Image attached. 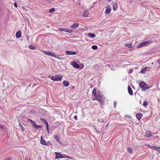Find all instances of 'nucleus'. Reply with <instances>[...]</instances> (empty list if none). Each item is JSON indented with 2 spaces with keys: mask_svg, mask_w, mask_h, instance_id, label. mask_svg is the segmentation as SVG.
<instances>
[{
  "mask_svg": "<svg viewBox=\"0 0 160 160\" xmlns=\"http://www.w3.org/2000/svg\"><path fill=\"white\" fill-rule=\"evenodd\" d=\"M95 99H93V100H97L100 103L101 105H102V103L105 101V98L100 92L98 91L97 94L95 96Z\"/></svg>",
  "mask_w": 160,
  "mask_h": 160,
  "instance_id": "obj_1",
  "label": "nucleus"
},
{
  "mask_svg": "<svg viewBox=\"0 0 160 160\" xmlns=\"http://www.w3.org/2000/svg\"><path fill=\"white\" fill-rule=\"evenodd\" d=\"M139 85L140 88L142 89V91H146L147 90L149 89L152 86L148 87V84L142 81L139 83Z\"/></svg>",
  "mask_w": 160,
  "mask_h": 160,
  "instance_id": "obj_2",
  "label": "nucleus"
},
{
  "mask_svg": "<svg viewBox=\"0 0 160 160\" xmlns=\"http://www.w3.org/2000/svg\"><path fill=\"white\" fill-rule=\"evenodd\" d=\"M153 42L152 41H148L143 42L139 44L137 46V48H140L143 46H145L147 45H148Z\"/></svg>",
  "mask_w": 160,
  "mask_h": 160,
  "instance_id": "obj_3",
  "label": "nucleus"
},
{
  "mask_svg": "<svg viewBox=\"0 0 160 160\" xmlns=\"http://www.w3.org/2000/svg\"><path fill=\"white\" fill-rule=\"evenodd\" d=\"M62 76L61 74L57 75L55 76H52L50 78L54 81H60L62 80Z\"/></svg>",
  "mask_w": 160,
  "mask_h": 160,
  "instance_id": "obj_4",
  "label": "nucleus"
},
{
  "mask_svg": "<svg viewBox=\"0 0 160 160\" xmlns=\"http://www.w3.org/2000/svg\"><path fill=\"white\" fill-rule=\"evenodd\" d=\"M42 52L45 53L46 54L50 56H52L56 58V54L52 52L48 51H43Z\"/></svg>",
  "mask_w": 160,
  "mask_h": 160,
  "instance_id": "obj_5",
  "label": "nucleus"
},
{
  "mask_svg": "<svg viewBox=\"0 0 160 160\" xmlns=\"http://www.w3.org/2000/svg\"><path fill=\"white\" fill-rule=\"evenodd\" d=\"M71 65L73 67L79 69L80 66L79 64L77 63L76 62L73 61L71 62Z\"/></svg>",
  "mask_w": 160,
  "mask_h": 160,
  "instance_id": "obj_6",
  "label": "nucleus"
},
{
  "mask_svg": "<svg viewBox=\"0 0 160 160\" xmlns=\"http://www.w3.org/2000/svg\"><path fill=\"white\" fill-rule=\"evenodd\" d=\"M59 31H63L68 32V33H71L72 31L71 29H68L65 28H60L58 29Z\"/></svg>",
  "mask_w": 160,
  "mask_h": 160,
  "instance_id": "obj_7",
  "label": "nucleus"
},
{
  "mask_svg": "<svg viewBox=\"0 0 160 160\" xmlns=\"http://www.w3.org/2000/svg\"><path fill=\"white\" fill-rule=\"evenodd\" d=\"M106 9L105 11V13L107 14H108L110 13V11L111 10V6L110 5H108L106 7Z\"/></svg>",
  "mask_w": 160,
  "mask_h": 160,
  "instance_id": "obj_8",
  "label": "nucleus"
},
{
  "mask_svg": "<svg viewBox=\"0 0 160 160\" xmlns=\"http://www.w3.org/2000/svg\"><path fill=\"white\" fill-rule=\"evenodd\" d=\"M40 142L43 145L48 146V144H47V142L45 141L43 138V137L42 136L40 138Z\"/></svg>",
  "mask_w": 160,
  "mask_h": 160,
  "instance_id": "obj_9",
  "label": "nucleus"
},
{
  "mask_svg": "<svg viewBox=\"0 0 160 160\" xmlns=\"http://www.w3.org/2000/svg\"><path fill=\"white\" fill-rule=\"evenodd\" d=\"M55 154H56L55 159L62 158V154L60 152H55Z\"/></svg>",
  "mask_w": 160,
  "mask_h": 160,
  "instance_id": "obj_10",
  "label": "nucleus"
},
{
  "mask_svg": "<svg viewBox=\"0 0 160 160\" xmlns=\"http://www.w3.org/2000/svg\"><path fill=\"white\" fill-rule=\"evenodd\" d=\"M66 54L69 55H74L76 54L77 53L75 51L72 52L69 51H67L66 52Z\"/></svg>",
  "mask_w": 160,
  "mask_h": 160,
  "instance_id": "obj_11",
  "label": "nucleus"
},
{
  "mask_svg": "<svg viewBox=\"0 0 160 160\" xmlns=\"http://www.w3.org/2000/svg\"><path fill=\"white\" fill-rule=\"evenodd\" d=\"M142 114L141 113H138L136 115V118L139 120H140L142 117Z\"/></svg>",
  "mask_w": 160,
  "mask_h": 160,
  "instance_id": "obj_12",
  "label": "nucleus"
},
{
  "mask_svg": "<svg viewBox=\"0 0 160 160\" xmlns=\"http://www.w3.org/2000/svg\"><path fill=\"white\" fill-rule=\"evenodd\" d=\"M128 91L129 94L130 95H133V91H132V89L131 87L130 86H128Z\"/></svg>",
  "mask_w": 160,
  "mask_h": 160,
  "instance_id": "obj_13",
  "label": "nucleus"
},
{
  "mask_svg": "<svg viewBox=\"0 0 160 160\" xmlns=\"http://www.w3.org/2000/svg\"><path fill=\"white\" fill-rule=\"evenodd\" d=\"M16 36L17 38H19L21 37V32L20 30L17 31L16 34Z\"/></svg>",
  "mask_w": 160,
  "mask_h": 160,
  "instance_id": "obj_14",
  "label": "nucleus"
},
{
  "mask_svg": "<svg viewBox=\"0 0 160 160\" xmlns=\"http://www.w3.org/2000/svg\"><path fill=\"white\" fill-rule=\"evenodd\" d=\"M118 8V5L116 3H114L112 5V8L114 11L116 10Z\"/></svg>",
  "mask_w": 160,
  "mask_h": 160,
  "instance_id": "obj_15",
  "label": "nucleus"
},
{
  "mask_svg": "<svg viewBox=\"0 0 160 160\" xmlns=\"http://www.w3.org/2000/svg\"><path fill=\"white\" fill-rule=\"evenodd\" d=\"M63 85L65 87H67L68 86L69 83L68 81H64L63 82Z\"/></svg>",
  "mask_w": 160,
  "mask_h": 160,
  "instance_id": "obj_16",
  "label": "nucleus"
},
{
  "mask_svg": "<svg viewBox=\"0 0 160 160\" xmlns=\"http://www.w3.org/2000/svg\"><path fill=\"white\" fill-rule=\"evenodd\" d=\"M148 68L146 67H145L144 68H142L141 71V72L142 73H144L146 71L147 69Z\"/></svg>",
  "mask_w": 160,
  "mask_h": 160,
  "instance_id": "obj_17",
  "label": "nucleus"
},
{
  "mask_svg": "<svg viewBox=\"0 0 160 160\" xmlns=\"http://www.w3.org/2000/svg\"><path fill=\"white\" fill-rule=\"evenodd\" d=\"M146 135L148 137H150L152 136V135L151 134V132L149 131H147V132Z\"/></svg>",
  "mask_w": 160,
  "mask_h": 160,
  "instance_id": "obj_18",
  "label": "nucleus"
},
{
  "mask_svg": "<svg viewBox=\"0 0 160 160\" xmlns=\"http://www.w3.org/2000/svg\"><path fill=\"white\" fill-rule=\"evenodd\" d=\"M79 26V24L78 23H74L72 25L70 26V27L74 28H78Z\"/></svg>",
  "mask_w": 160,
  "mask_h": 160,
  "instance_id": "obj_19",
  "label": "nucleus"
},
{
  "mask_svg": "<svg viewBox=\"0 0 160 160\" xmlns=\"http://www.w3.org/2000/svg\"><path fill=\"white\" fill-rule=\"evenodd\" d=\"M89 12L88 11H86L83 12V16L84 17H87L89 15Z\"/></svg>",
  "mask_w": 160,
  "mask_h": 160,
  "instance_id": "obj_20",
  "label": "nucleus"
},
{
  "mask_svg": "<svg viewBox=\"0 0 160 160\" xmlns=\"http://www.w3.org/2000/svg\"><path fill=\"white\" fill-rule=\"evenodd\" d=\"M88 37H91L92 38H94L96 36V35L94 33H88Z\"/></svg>",
  "mask_w": 160,
  "mask_h": 160,
  "instance_id": "obj_21",
  "label": "nucleus"
},
{
  "mask_svg": "<svg viewBox=\"0 0 160 160\" xmlns=\"http://www.w3.org/2000/svg\"><path fill=\"white\" fill-rule=\"evenodd\" d=\"M54 138L56 139V141L60 143H61V142L60 141V140L59 139L58 136L57 135H56L54 136Z\"/></svg>",
  "mask_w": 160,
  "mask_h": 160,
  "instance_id": "obj_22",
  "label": "nucleus"
},
{
  "mask_svg": "<svg viewBox=\"0 0 160 160\" xmlns=\"http://www.w3.org/2000/svg\"><path fill=\"white\" fill-rule=\"evenodd\" d=\"M127 151L128 152H129L130 153H132V149L131 148H130V147L128 148Z\"/></svg>",
  "mask_w": 160,
  "mask_h": 160,
  "instance_id": "obj_23",
  "label": "nucleus"
},
{
  "mask_svg": "<svg viewBox=\"0 0 160 160\" xmlns=\"http://www.w3.org/2000/svg\"><path fill=\"white\" fill-rule=\"evenodd\" d=\"M92 94L93 95H94L95 97L97 95L95 88H94L93 89V90L92 92Z\"/></svg>",
  "mask_w": 160,
  "mask_h": 160,
  "instance_id": "obj_24",
  "label": "nucleus"
},
{
  "mask_svg": "<svg viewBox=\"0 0 160 160\" xmlns=\"http://www.w3.org/2000/svg\"><path fill=\"white\" fill-rule=\"evenodd\" d=\"M19 124L22 130V132H24V127L22 126L21 125V123L20 122H19Z\"/></svg>",
  "mask_w": 160,
  "mask_h": 160,
  "instance_id": "obj_25",
  "label": "nucleus"
},
{
  "mask_svg": "<svg viewBox=\"0 0 160 160\" xmlns=\"http://www.w3.org/2000/svg\"><path fill=\"white\" fill-rule=\"evenodd\" d=\"M28 47L30 49L32 50H34L35 49V47L32 45H29Z\"/></svg>",
  "mask_w": 160,
  "mask_h": 160,
  "instance_id": "obj_26",
  "label": "nucleus"
},
{
  "mask_svg": "<svg viewBox=\"0 0 160 160\" xmlns=\"http://www.w3.org/2000/svg\"><path fill=\"white\" fill-rule=\"evenodd\" d=\"M125 46L129 48H131L132 47V44L130 43L128 44L125 43Z\"/></svg>",
  "mask_w": 160,
  "mask_h": 160,
  "instance_id": "obj_27",
  "label": "nucleus"
},
{
  "mask_svg": "<svg viewBox=\"0 0 160 160\" xmlns=\"http://www.w3.org/2000/svg\"><path fill=\"white\" fill-rule=\"evenodd\" d=\"M92 48L93 50H96L98 49V47L97 45H93L92 46Z\"/></svg>",
  "mask_w": 160,
  "mask_h": 160,
  "instance_id": "obj_28",
  "label": "nucleus"
},
{
  "mask_svg": "<svg viewBox=\"0 0 160 160\" xmlns=\"http://www.w3.org/2000/svg\"><path fill=\"white\" fill-rule=\"evenodd\" d=\"M62 158H70L68 155L65 154H62Z\"/></svg>",
  "mask_w": 160,
  "mask_h": 160,
  "instance_id": "obj_29",
  "label": "nucleus"
},
{
  "mask_svg": "<svg viewBox=\"0 0 160 160\" xmlns=\"http://www.w3.org/2000/svg\"><path fill=\"white\" fill-rule=\"evenodd\" d=\"M49 11L50 13H52L55 11V9L54 8H52L50 9Z\"/></svg>",
  "mask_w": 160,
  "mask_h": 160,
  "instance_id": "obj_30",
  "label": "nucleus"
},
{
  "mask_svg": "<svg viewBox=\"0 0 160 160\" xmlns=\"http://www.w3.org/2000/svg\"><path fill=\"white\" fill-rule=\"evenodd\" d=\"M148 105V102H146V101H145L143 103V105L145 107H146V106Z\"/></svg>",
  "mask_w": 160,
  "mask_h": 160,
  "instance_id": "obj_31",
  "label": "nucleus"
},
{
  "mask_svg": "<svg viewBox=\"0 0 160 160\" xmlns=\"http://www.w3.org/2000/svg\"><path fill=\"white\" fill-rule=\"evenodd\" d=\"M31 124L32 125V126H33L34 128L35 127V126L36 125V123L34 121L32 122V123H31Z\"/></svg>",
  "mask_w": 160,
  "mask_h": 160,
  "instance_id": "obj_32",
  "label": "nucleus"
},
{
  "mask_svg": "<svg viewBox=\"0 0 160 160\" xmlns=\"http://www.w3.org/2000/svg\"><path fill=\"white\" fill-rule=\"evenodd\" d=\"M40 120L44 123L45 122L47 121L45 119L42 118H41Z\"/></svg>",
  "mask_w": 160,
  "mask_h": 160,
  "instance_id": "obj_33",
  "label": "nucleus"
},
{
  "mask_svg": "<svg viewBox=\"0 0 160 160\" xmlns=\"http://www.w3.org/2000/svg\"><path fill=\"white\" fill-rule=\"evenodd\" d=\"M0 129L3 130L4 131L5 130L4 128V127L3 126L1 125H0Z\"/></svg>",
  "mask_w": 160,
  "mask_h": 160,
  "instance_id": "obj_34",
  "label": "nucleus"
},
{
  "mask_svg": "<svg viewBox=\"0 0 160 160\" xmlns=\"http://www.w3.org/2000/svg\"><path fill=\"white\" fill-rule=\"evenodd\" d=\"M84 67V65L83 63H82L81 64V66L80 67V68L79 69H82Z\"/></svg>",
  "mask_w": 160,
  "mask_h": 160,
  "instance_id": "obj_35",
  "label": "nucleus"
},
{
  "mask_svg": "<svg viewBox=\"0 0 160 160\" xmlns=\"http://www.w3.org/2000/svg\"><path fill=\"white\" fill-rule=\"evenodd\" d=\"M44 123L46 124V128L48 127V122H47V121H46V122H45Z\"/></svg>",
  "mask_w": 160,
  "mask_h": 160,
  "instance_id": "obj_36",
  "label": "nucleus"
},
{
  "mask_svg": "<svg viewBox=\"0 0 160 160\" xmlns=\"http://www.w3.org/2000/svg\"><path fill=\"white\" fill-rule=\"evenodd\" d=\"M133 69H130L129 70V72L130 73H131L132 72Z\"/></svg>",
  "mask_w": 160,
  "mask_h": 160,
  "instance_id": "obj_37",
  "label": "nucleus"
},
{
  "mask_svg": "<svg viewBox=\"0 0 160 160\" xmlns=\"http://www.w3.org/2000/svg\"><path fill=\"white\" fill-rule=\"evenodd\" d=\"M113 104H114V108H116V106L117 104V102H116L114 101V102Z\"/></svg>",
  "mask_w": 160,
  "mask_h": 160,
  "instance_id": "obj_38",
  "label": "nucleus"
},
{
  "mask_svg": "<svg viewBox=\"0 0 160 160\" xmlns=\"http://www.w3.org/2000/svg\"><path fill=\"white\" fill-rule=\"evenodd\" d=\"M27 120L28 121H30L31 123H32V122L34 121L32 120H31L30 119V118H28V119H27Z\"/></svg>",
  "mask_w": 160,
  "mask_h": 160,
  "instance_id": "obj_39",
  "label": "nucleus"
},
{
  "mask_svg": "<svg viewBox=\"0 0 160 160\" xmlns=\"http://www.w3.org/2000/svg\"><path fill=\"white\" fill-rule=\"evenodd\" d=\"M14 6L15 7L17 8L18 5L17 3L16 2H14Z\"/></svg>",
  "mask_w": 160,
  "mask_h": 160,
  "instance_id": "obj_40",
  "label": "nucleus"
},
{
  "mask_svg": "<svg viewBox=\"0 0 160 160\" xmlns=\"http://www.w3.org/2000/svg\"><path fill=\"white\" fill-rule=\"evenodd\" d=\"M153 149L156 150H157L158 147H156V146H153Z\"/></svg>",
  "mask_w": 160,
  "mask_h": 160,
  "instance_id": "obj_41",
  "label": "nucleus"
},
{
  "mask_svg": "<svg viewBox=\"0 0 160 160\" xmlns=\"http://www.w3.org/2000/svg\"><path fill=\"white\" fill-rule=\"evenodd\" d=\"M42 128V126L41 125H38V129Z\"/></svg>",
  "mask_w": 160,
  "mask_h": 160,
  "instance_id": "obj_42",
  "label": "nucleus"
},
{
  "mask_svg": "<svg viewBox=\"0 0 160 160\" xmlns=\"http://www.w3.org/2000/svg\"><path fill=\"white\" fill-rule=\"evenodd\" d=\"M74 119H75L76 120H77L78 118H77V115H75L74 116Z\"/></svg>",
  "mask_w": 160,
  "mask_h": 160,
  "instance_id": "obj_43",
  "label": "nucleus"
},
{
  "mask_svg": "<svg viewBox=\"0 0 160 160\" xmlns=\"http://www.w3.org/2000/svg\"><path fill=\"white\" fill-rule=\"evenodd\" d=\"M47 132L48 134H49V127L47 128Z\"/></svg>",
  "mask_w": 160,
  "mask_h": 160,
  "instance_id": "obj_44",
  "label": "nucleus"
},
{
  "mask_svg": "<svg viewBox=\"0 0 160 160\" xmlns=\"http://www.w3.org/2000/svg\"><path fill=\"white\" fill-rule=\"evenodd\" d=\"M94 129L95 130L96 132L97 133H100L98 131V130L97 129H96H96Z\"/></svg>",
  "mask_w": 160,
  "mask_h": 160,
  "instance_id": "obj_45",
  "label": "nucleus"
},
{
  "mask_svg": "<svg viewBox=\"0 0 160 160\" xmlns=\"http://www.w3.org/2000/svg\"><path fill=\"white\" fill-rule=\"evenodd\" d=\"M157 151H160V147H158Z\"/></svg>",
  "mask_w": 160,
  "mask_h": 160,
  "instance_id": "obj_46",
  "label": "nucleus"
},
{
  "mask_svg": "<svg viewBox=\"0 0 160 160\" xmlns=\"http://www.w3.org/2000/svg\"><path fill=\"white\" fill-rule=\"evenodd\" d=\"M38 125H37V124L35 126V127H34V128L36 129H38Z\"/></svg>",
  "mask_w": 160,
  "mask_h": 160,
  "instance_id": "obj_47",
  "label": "nucleus"
},
{
  "mask_svg": "<svg viewBox=\"0 0 160 160\" xmlns=\"http://www.w3.org/2000/svg\"><path fill=\"white\" fill-rule=\"evenodd\" d=\"M92 126L93 127L94 129H96V127H95V125H93Z\"/></svg>",
  "mask_w": 160,
  "mask_h": 160,
  "instance_id": "obj_48",
  "label": "nucleus"
},
{
  "mask_svg": "<svg viewBox=\"0 0 160 160\" xmlns=\"http://www.w3.org/2000/svg\"><path fill=\"white\" fill-rule=\"evenodd\" d=\"M46 28H49V26H48H48H46Z\"/></svg>",
  "mask_w": 160,
  "mask_h": 160,
  "instance_id": "obj_49",
  "label": "nucleus"
},
{
  "mask_svg": "<svg viewBox=\"0 0 160 160\" xmlns=\"http://www.w3.org/2000/svg\"><path fill=\"white\" fill-rule=\"evenodd\" d=\"M108 1L110 2L111 1V0H107Z\"/></svg>",
  "mask_w": 160,
  "mask_h": 160,
  "instance_id": "obj_50",
  "label": "nucleus"
},
{
  "mask_svg": "<svg viewBox=\"0 0 160 160\" xmlns=\"http://www.w3.org/2000/svg\"><path fill=\"white\" fill-rule=\"evenodd\" d=\"M158 101H160V99L159 100H158Z\"/></svg>",
  "mask_w": 160,
  "mask_h": 160,
  "instance_id": "obj_51",
  "label": "nucleus"
}]
</instances>
